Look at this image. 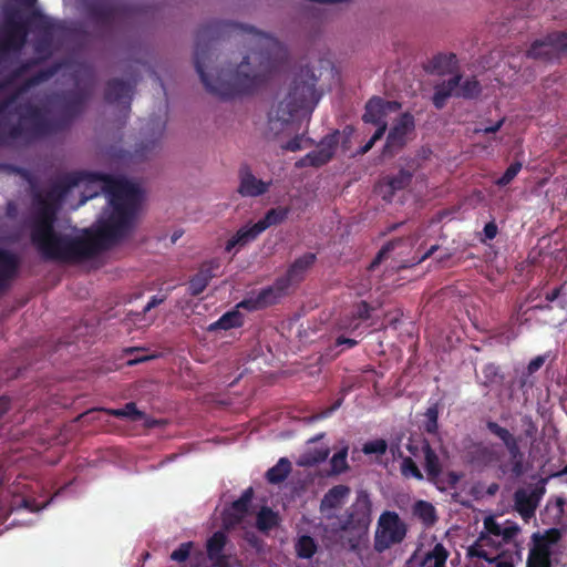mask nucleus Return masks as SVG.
Here are the masks:
<instances>
[{"label": "nucleus", "mask_w": 567, "mask_h": 567, "mask_svg": "<svg viewBox=\"0 0 567 567\" xmlns=\"http://www.w3.org/2000/svg\"><path fill=\"white\" fill-rule=\"evenodd\" d=\"M372 503L365 491L357 494L355 501L347 509L346 517L339 523L342 532L367 530L371 523Z\"/></svg>", "instance_id": "obj_9"}, {"label": "nucleus", "mask_w": 567, "mask_h": 567, "mask_svg": "<svg viewBox=\"0 0 567 567\" xmlns=\"http://www.w3.org/2000/svg\"><path fill=\"white\" fill-rule=\"evenodd\" d=\"M391 247L388 245V246H384L378 254L377 256L373 258V260L370 262L368 269L369 270H373L375 269L380 264L381 261L383 260L384 256L390 251Z\"/></svg>", "instance_id": "obj_60"}, {"label": "nucleus", "mask_w": 567, "mask_h": 567, "mask_svg": "<svg viewBox=\"0 0 567 567\" xmlns=\"http://www.w3.org/2000/svg\"><path fill=\"white\" fill-rule=\"evenodd\" d=\"M483 233H484L485 239L493 240L497 236V233H498V227H497L496 223L494 220L486 223L484 226Z\"/></svg>", "instance_id": "obj_58"}, {"label": "nucleus", "mask_w": 567, "mask_h": 567, "mask_svg": "<svg viewBox=\"0 0 567 567\" xmlns=\"http://www.w3.org/2000/svg\"><path fill=\"white\" fill-rule=\"evenodd\" d=\"M482 372H483L486 385L496 383V382H499L503 380V375L501 373L499 367L494 363H488V364L484 365Z\"/></svg>", "instance_id": "obj_48"}, {"label": "nucleus", "mask_w": 567, "mask_h": 567, "mask_svg": "<svg viewBox=\"0 0 567 567\" xmlns=\"http://www.w3.org/2000/svg\"><path fill=\"white\" fill-rule=\"evenodd\" d=\"M384 133H385V125H382L381 127H378L377 131L374 132V134L371 136V138L363 146H361L359 153L362 154V155L367 154L374 146V144L379 140L382 138Z\"/></svg>", "instance_id": "obj_53"}, {"label": "nucleus", "mask_w": 567, "mask_h": 567, "mask_svg": "<svg viewBox=\"0 0 567 567\" xmlns=\"http://www.w3.org/2000/svg\"><path fill=\"white\" fill-rule=\"evenodd\" d=\"M468 555L471 557L482 558L488 563H494L495 567H514V564L511 558H506L503 555H497L496 557H491L488 553L480 546V544H473L468 548Z\"/></svg>", "instance_id": "obj_38"}, {"label": "nucleus", "mask_w": 567, "mask_h": 567, "mask_svg": "<svg viewBox=\"0 0 567 567\" xmlns=\"http://www.w3.org/2000/svg\"><path fill=\"white\" fill-rule=\"evenodd\" d=\"M289 213H290L289 207L279 206V207L269 209L265 214V216L256 223L258 226V229L261 230V233H262L271 226L280 225L288 218Z\"/></svg>", "instance_id": "obj_29"}, {"label": "nucleus", "mask_w": 567, "mask_h": 567, "mask_svg": "<svg viewBox=\"0 0 567 567\" xmlns=\"http://www.w3.org/2000/svg\"><path fill=\"white\" fill-rule=\"evenodd\" d=\"M408 534V525L396 512L384 511L378 519L373 538V549L382 554L401 544Z\"/></svg>", "instance_id": "obj_8"}, {"label": "nucleus", "mask_w": 567, "mask_h": 567, "mask_svg": "<svg viewBox=\"0 0 567 567\" xmlns=\"http://www.w3.org/2000/svg\"><path fill=\"white\" fill-rule=\"evenodd\" d=\"M38 0H0V66L12 65L21 54L32 29L37 61H47L56 51L55 37L61 22L42 13Z\"/></svg>", "instance_id": "obj_4"}, {"label": "nucleus", "mask_w": 567, "mask_h": 567, "mask_svg": "<svg viewBox=\"0 0 567 567\" xmlns=\"http://www.w3.org/2000/svg\"><path fill=\"white\" fill-rule=\"evenodd\" d=\"M318 72L315 68L305 65L295 73L286 97L275 110L277 121L289 123L301 111L312 113L322 97V91L318 89L321 72Z\"/></svg>", "instance_id": "obj_5"}, {"label": "nucleus", "mask_w": 567, "mask_h": 567, "mask_svg": "<svg viewBox=\"0 0 567 567\" xmlns=\"http://www.w3.org/2000/svg\"><path fill=\"white\" fill-rule=\"evenodd\" d=\"M342 403H343V398H339L332 405H330L322 412L313 415L311 417V420L317 421V420H322V419L329 417L334 411H337L342 405Z\"/></svg>", "instance_id": "obj_55"}, {"label": "nucleus", "mask_w": 567, "mask_h": 567, "mask_svg": "<svg viewBox=\"0 0 567 567\" xmlns=\"http://www.w3.org/2000/svg\"><path fill=\"white\" fill-rule=\"evenodd\" d=\"M390 452L393 455V457H396V456L402 457L403 456V452L401 451L399 444H392L390 446Z\"/></svg>", "instance_id": "obj_64"}, {"label": "nucleus", "mask_w": 567, "mask_h": 567, "mask_svg": "<svg viewBox=\"0 0 567 567\" xmlns=\"http://www.w3.org/2000/svg\"><path fill=\"white\" fill-rule=\"evenodd\" d=\"M133 11L132 6L115 0H89L86 3L90 20L106 31L128 20Z\"/></svg>", "instance_id": "obj_7"}, {"label": "nucleus", "mask_w": 567, "mask_h": 567, "mask_svg": "<svg viewBox=\"0 0 567 567\" xmlns=\"http://www.w3.org/2000/svg\"><path fill=\"white\" fill-rule=\"evenodd\" d=\"M220 268V260L213 258L200 264L197 272L188 280V293L192 297H197L209 285L210 280L217 276V270Z\"/></svg>", "instance_id": "obj_18"}, {"label": "nucleus", "mask_w": 567, "mask_h": 567, "mask_svg": "<svg viewBox=\"0 0 567 567\" xmlns=\"http://www.w3.org/2000/svg\"><path fill=\"white\" fill-rule=\"evenodd\" d=\"M561 289H563V286L553 289L550 292H547L545 296L546 301H548V302L555 301L560 296Z\"/></svg>", "instance_id": "obj_62"}, {"label": "nucleus", "mask_w": 567, "mask_h": 567, "mask_svg": "<svg viewBox=\"0 0 567 567\" xmlns=\"http://www.w3.org/2000/svg\"><path fill=\"white\" fill-rule=\"evenodd\" d=\"M567 55V32H551L542 40H535L526 55L532 59L551 60Z\"/></svg>", "instance_id": "obj_11"}, {"label": "nucleus", "mask_w": 567, "mask_h": 567, "mask_svg": "<svg viewBox=\"0 0 567 567\" xmlns=\"http://www.w3.org/2000/svg\"><path fill=\"white\" fill-rule=\"evenodd\" d=\"M547 355H537L532 359L527 365V374L536 373L545 363Z\"/></svg>", "instance_id": "obj_56"}, {"label": "nucleus", "mask_w": 567, "mask_h": 567, "mask_svg": "<svg viewBox=\"0 0 567 567\" xmlns=\"http://www.w3.org/2000/svg\"><path fill=\"white\" fill-rule=\"evenodd\" d=\"M462 78V74L457 73L447 81H443L434 86L432 102L437 110H442L446 105L449 97L455 96L456 89Z\"/></svg>", "instance_id": "obj_22"}, {"label": "nucleus", "mask_w": 567, "mask_h": 567, "mask_svg": "<svg viewBox=\"0 0 567 567\" xmlns=\"http://www.w3.org/2000/svg\"><path fill=\"white\" fill-rule=\"evenodd\" d=\"M371 310L372 308L367 301H360L354 308L353 317L368 320L371 316Z\"/></svg>", "instance_id": "obj_54"}, {"label": "nucleus", "mask_w": 567, "mask_h": 567, "mask_svg": "<svg viewBox=\"0 0 567 567\" xmlns=\"http://www.w3.org/2000/svg\"><path fill=\"white\" fill-rule=\"evenodd\" d=\"M254 496L252 487H248L241 494V496L231 503L230 508L226 515L231 523H240L247 515L251 499Z\"/></svg>", "instance_id": "obj_24"}, {"label": "nucleus", "mask_w": 567, "mask_h": 567, "mask_svg": "<svg viewBox=\"0 0 567 567\" xmlns=\"http://www.w3.org/2000/svg\"><path fill=\"white\" fill-rule=\"evenodd\" d=\"M358 344V341L351 338H346L343 336L338 337L336 339V347L346 346L348 349H351Z\"/></svg>", "instance_id": "obj_61"}, {"label": "nucleus", "mask_w": 567, "mask_h": 567, "mask_svg": "<svg viewBox=\"0 0 567 567\" xmlns=\"http://www.w3.org/2000/svg\"><path fill=\"white\" fill-rule=\"evenodd\" d=\"M520 425L523 433L515 436L508 429L497 422L491 420L486 422L488 432L503 442L509 455L508 462L499 464L498 471L503 475H509L513 478H519L526 472L525 454L519 444L524 440L529 441L530 445L537 441L538 426L532 415L524 414L520 417Z\"/></svg>", "instance_id": "obj_6"}, {"label": "nucleus", "mask_w": 567, "mask_h": 567, "mask_svg": "<svg viewBox=\"0 0 567 567\" xmlns=\"http://www.w3.org/2000/svg\"><path fill=\"white\" fill-rule=\"evenodd\" d=\"M520 532L519 526L509 519H506L502 527V537L501 540H498L497 545H501L502 543H511Z\"/></svg>", "instance_id": "obj_46"}, {"label": "nucleus", "mask_w": 567, "mask_h": 567, "mask_svg": "<svg viewBox=\"0 0 567 567\" xmlns=\"http://www.w3.org/2000/svg\"><path fill=\"white\" fill-rule=\"evenodd\" d=\"M329 456V449H319L302 456L299 464L302 466H315L324 462Z\"/></svg>", "instance_id": "obj_42"}, {"label": "nucleus", "mask_w": 567, "mask_h": 567, "mask_svg": "<svg viewBox=\"0 0 567 567\" xmlns=\"http://www.w3.org/2000/svg\"><path fill=\"white\" fill-rule=\"evenodd\" d=\"M287 293L288 290L285 287L284 280L277 278L271 286L262 288L258 292L249 293L237 307L248 311L265 309L277 303Z\"/></svg>", "instance_id": "obj_12"}, {"label": "nucleus", "mask_w": 567, "mask_h": 567, "mask_svg": "<svg viewBox=\"0 0 567 567\" xmlns=\"http://www.w3.org/2000/svg\"><path fill=\"white\" fill-rule=\"evenodd\" d=\"M522 169V163L520 162H514L512 163L507 168L506 171L504 172V174L495 181V184L499 187H505L507 186L508 184H511L513 182V179L518 175V173L520 172Z\"/></svg>", "instance_id": "obj_44"}, {"label": "nucleus", "mask_w": 567, "mask_h": 567, "mask_svg": "<svg viewBox=\"0 0 567 567\" xmlns=\"http://www.w3.org/2000/svg\"><path fill=\"white\" fill-rule=\"evenodd\" d=\"M482 92L481 83L475 76L465 79L463 82L460 81V85L456 89L455 97H462L466 100L476 99Z\"/></svg>", "instance_id": "obj_39"}, {"label": "nucleus", "mask_w": 567, "mask_h": 567, "mask_svg": "<svg viewBox=\"0 0 567 567\" xmlns=\"http://www.w3.org/2000/svg\"><path fill=\"white\" fill-rule=\"evenodd\" d=\"M279 525V515L270 507L264 506L257 514L256 527L261 533H268Z\"/></svg>", "instance_id": "obj_35"}, {"label": "nucleus", "mask_w": 567, "mask_h": 567, "mask_svg": "<svg viewBox=\"0 0 567 567\" xmlns=\"http://www.w3.org/2000/svg\"><path fill=\"white\" fill-rule=\"evenodd\" d=\"M238 25L213 20L197 30L194 64L206 91L223 100H231L241 95H250L260 90L270 79L284 56L282 44L274 37L249 28L256 38L258 51L244 56L235 72L225 74L224 70L212 72L213 42L224 33L237 29Z\"/></svg>", "instance_id": "obj_2"}, {"label": "nucleus", "mask_w": 567, "mask_h": 567, "mask_svg": "<svg viewBox=\"0 0 567 567\" xmlns=\"http://www.w3.org/2000/svg\"><path fill=\"white\" fill-rule=\"evenodd\" d=\"M56 72V68L39 70L25 79L17 90L0 103V146H6L14 141L23 140L28 143L63 132L73 121L80 116L90 99V93L84 90L69 92L63 101L59 114L48 117L40 106L25 102L14 107L19 116L17 124H8L2 120L4 112L30 89L49 81Z\"/></svg>", "instance_id": "obj_3"}, {"label": "nucleus", "mask_w": 567, "mask_h": 567, "mask_svg": "<svg viewBox=\"0 0 567 567\" xmlns=\"http://www.w3.org/2000/svg\"><path fill=\"white\" fill-rule=\"evenodd\" d=\"M415 127L414 116L410 112L402 113L389 131L382 154L393 156L406 143V135Z\"/></svg>", "instance_id": "obj_14"}, {"label": "nucleus", "mask_w": 567, "mask_h": 567, "mask_svg": "<svg viewBox=\"0 0 567 567\" xmlns=\"http://www.w3.org/2000/svg\"><path fill=\"white\" fill-rule=\"evenodd\" d=\"M401 472L404 476L414 477L417 481L423 480V474L417 467L416 463L409 456L403 457L402 464H401Z\"/></svg>", "instance_id": "obj_47"}, {"label": "nucleus", "mask_w": 567, "mask_h": 567, "mask_svg": "<svg viewBox=\"0 0 567 567\" xmlns=\"http://www.w3.org/2000/svg\"><path fill=\"white\" fill-rule=\"evenodd\" d=\"M243 326V315L237 310L227 311L218 320L210 323L207 328L208 331L229 330Z\"/></svg>", "instance_id": "obj_31"}, {"label": "nucleus", "mask_w": 567, "mask_h": 567, "mask_svg": "<svg viewBox=\"0 0 567 567\" xmlns=\"http://www.w3.org/2000/svg\"><path fill=\"white\" fill-rule=\"evenodd\" d=\"M550 478L551 475L542 477L536 484L530 486V489L518 488L514 493V507L525 520L534 517Z\"/></svg>", "instance_id": "obj_10"}, {"label": "nucleus", "mask_w": 567, "mask_h": 567, "mask_svg": "<svg viewBox=\"0 0 567 567\" xmlns=\"http://www.w3.org/2000/svg\"><path fill=\"white\" fill-rule=\"evenodd\" d=\"M134 86L123 80L112 79L107 81L104 100L110 104H122L123 109L128 112L133 99Z\"/></svg>", "instance_id": "obj_19"}, {"label": "nucleus", "mask_w": 567, "mask_h": 567, "mask_svg": "<svg viewBox=\"0 0 567 567\" xmlns=\"http://www.w3.org/2000/svg\"><path fill=\"white\" fill-rule=\"evenodd\" d=\"M317 256L313 252H306L305 255L297 258L287 269L286 274L278 277L279 280H284L285 287L289 291L292 285L301 282L307 271L315 265Z\"/></svg>", "instance_id": "obj_20"}, {"label": "nucleus", "mask_w": 567, "mask_h": 567, "mask_svg": "<svg viewBox=\"0 0 567 567\" xmlns=\"http://www.w3.org/2000/svg\"><path fill=\"white\" fill-rule=\"evenodd\" d=\"M401 107L402 104L398 101H386L381 96H372L365 104L362 121L377 125L378 127L385 125L386 130L388 124L385 117L388 113L396 112Z\"/></svg>", "instance_id": "obj_15"}, {"label": "nucleus", "mask_w": 567, "mask_h": 567, "mask_svg": "<svg viewBox=\"0 0 567 567\" xmlns=\"http://www.w3.org/2000/svg\"><path fill=\"white\" fill-rule=\"evenodd\" d=\"M413 515L427 527L433 526L437 520L435 507L426 501H417L413 505Z\"/></svg>", "instance_id": "obj_37"}, {"label": "nucleus", "mask_w": 567, "mask_h": 567, "mask_svg": "<svg viewBox=\"0 0 567 567\" xmlns=\"http://www.w3.org/2000/svg\"><path fill=\"white\" fill-rule=\"evenodd\" d=\"M238 188L237 192L241 197H259L268 193L272 185V179L262 181L257 178L251 168L244 164L238 171Z\"/></svg>", "instance_id": "obj_16"}, {"label": "nucleus", "mask_w": 567, "mask_h": 567, "mask_svg": "<svg viewBox=\"0 0 567 567\" xmlns=\"http://www.w3.org/2000/svg\"><path fill=\"white\" fill-rule=\"evenodd\" d=\"M227 542V536L224 532H215L207 540V555L210 560L216 561L220 567H227L225 557L223 555L224 547Z\"/></svg>", "instance_id": "obj_26"}, {"label": "nucleus", "mask_w": 567, "mask_h": 567, "mask_svg": "<svg viewBox=\"0 0 567 567\" xmlns=\"http://www.w3.org/2000/svg\"><path fill=\"white\" fill-rule=\"evenodd\" d=\"M338 145V132L323 137L318 148L308 153L297 162L298 167L312 166L320 167L327 164L334 155Z\"/></svg>", "instance_id": "obj_17"}, {"label": "nucleus", "mask_w": 567, "mask_h": 567, "mask_svg": "<svg viewBox=\"0 0 567 567\" xmlns=\"http://www.w3.org/2000/svg\"><path fill=\"white\" fill-rule=\"evenodd\" d=\"M449 551L443 544L436 543L434 547L425 554L422 566L423 567H446Z\"/></svg>", "instance_id": "obj_34"}, {"label": "nucleus", "mask_w": 567, "mask_h": 567, "mask_svg": "<svg viewBox=\"0 0 567 567\" xmlns=\"http://www.w3.org/2000/svg\"><path fill=\"white\" fill-rule=\"evenodd\" d=\"M348 447H343L340 451H338L330 460V474L331 475H339L348 471Z\"/></svg>", "instance_id": "obj_41"}, {"label": "nucleus", "mask_w": 567, "mask_h": 567, "mask_svg": "<svg viewBox=\"0 0 567 567\" xmlns=\"http://www.w3.org/2000/svg\"><path fill=\"white\" fill-rule=\"evenodd\" d=\"M457 69V59L454 53H439L429 62V70L440 75L452 73Z\"/></svg>", "instance_id": "obj_27"}, {"label": "nucleus", "mask_w": 567, "mask_h": 567, "mask_svg": "<svg viewBox=\"0 0 567 567\" xmlns=\"http://www.w3.org/2000/svg\"><path fill=\"white\" fill-rule=\"evenodd\" d=\"M526 567H551V559L549 556L529 551Z\"/></svg>", "instance_id": "obj_49"}, {"label": "nucleus", "mask_w": 567, "mask_h": 567, "mask_svg": "<svg viewBox=\"0 0 567 567\" xmlns=\"http://www.w3.org/2000/svg\"><path fill=\"white\" fill-rule=\"evenodd\" d=\"M164 301L163 298H158L157 296H153L150 301L144 306L142 312L135 313L136 317L145 316L151 309L157 307Z\"/></svg>", "instance_id": "obj_59"}, {"label": "nucleus", "mask_w": 567, "mask_h": 567, "mask_svg": "<svg viewBox=\"0 0 567 567\" xmlns=\"http://www.w3.org/2000/svg\"><path fill=\"white\" fill-rule=\"evenodd\" d=\"M12 171L29 184L31 241L45 260H89L134 227L143 193L125 178L73 171L51 179L43 189L30 171Z\"/></svg>", "instance_id": "obj_1"}, {"label": "nucleus", "mask_w": 567, "mask_h": 567, "mask_svg": "<svg viewBox=\"0 0 567 567\" xmlns=\"http://www.w3.org/2000/svg\"><path fill=\"white\" fill-rule=\"evenodd\" d=\"M40 61H37V58L32 61H28L24 63H21L19 66L13 69L11 73L9 74L7 81L4 84L11 83L12 81L21 78L25 72L29 71V69L32 66V64L39 63Z\"/></svg>", "instance_id": "obj_51"}, {"label": "nucleus", "mask_w": 567, "mask_h": 567, "mask_svg": "<svg viewBox=\"0 0 567 567\" xmlns=\"http://www.w3.org/2000/svg\"><path fill=\"white\" fill-rule=\"evenodd\" d=\"M192 547V542L181 544L179 547L173 550V553L171 554V559L177 563L186 561L187 558L189 557Z\"/></svg>", "instance_id": "obj_50"}, {"label": "nucleus", "mask_w": 567, "mask_h": 567, "mask_svg": "<svg viewBox=\"0 0 567 567\" xmlns=\"http://www.w3.org/2000/svg\"><path fill=\"white\" fill-rule=\"evenodd\" d=\"M261 234V230L258 229L257 224L251 226H244L239 228L236 234L229 238L225 246V251L230 252L234 248H243L247 244L257 239V237Z\"/></svg>", "instance_id": "obj_23"}, {"label": "nucleus", "mask_w": 567, "mask_h": 567, "mask_svg": "<svg viewBox=\"0 0 567 567\" xmlns=\"http://www.w3.org/2000/svg\"><path fill=\"white\" fill-rule=\"evenodd\" d=\"M291 468V462L287 457H281L266 472L265 477L270 484H280L289 476Z\"/></svg>", "instance_id": "obj_32"}, {"label": "nucleus", "mask_w": 567, "mask_h": 567, "mask_svg": "<svg viewBox=\"0 0 567 567\" xmlns=\"http://www.w3.org/2000/svg\"><path fill=\"white\" fill-rule=\"evenodd\" d=\"M317 550V545L311 536H301L296 544V553L299 558L309 559Z\"/></svg>", "instance_id": "obj_40"}, {"label": "nucleus", "mask_w": 567, "mask_h": 567, "mask_svg": "<svg viewBox=\"0 0 567 567\" xmlns=\"http://www.w3.org/2000/svg\"><path fill=\"white\" fill-rule=\"evenodd\" d=\"M495 452L482 443L475 444L468 452V461L473 465L487 466L494 461Z\"/></svg>", "instance_id": "obj_36"}, {"label": "nucleus", "mask_w": 567, "mask_h": 567, "mask_svg": "<svg viewBox=\"0 0 567 567\" xmlns=\"http://www.w3.org/2000/svg\"><path fill=\"white\" fill-rule=\"evenodd\" d=\"M558 530L550 529L546 535H540L538 533L533 535L534 546L529 551L551 556L550 546L558 539Z\"/></svg>", "instance_id": "obj_30"}, {"label": "nucleus", "mask_w": 567, "mask_h": 567, "mask_svg": "<svg viewBox=\"0 0 567 567\" xmlns=\"http://www.w3.org/2000/svg\"><path fill=\"white\" fill-rule=\"evenodd\" d=\"M484 530L480 534L478 539L475 544H480L482 548L484 546L494 545L493 537L499 538L502 537V527L503 524H499L493 516H487L484 522Z\"/></svg>", "instance_id": "obj_28"}, {"label": "nucleus", "mask_w": 567, "mask_h": 567, "mask_svg": "<svg viewBox=\"0 0 567 567\" xmlns=\"http://www.w3.org/2000/svg\"><path fill=\"white\" fill-rule=\"evenodd\" d=\"M425 417L424 430L429 434H435L439 430V406L436 403L427 408Z\"/></svg>", "instance_id": "obj_43"}, {"label": "nucleus", "mask_w": 567, "mask_h": 567, "mask_svg": "<svg viewBox=\"0 0 567 567\" xmlns=\"http://www.w3.org/2000/svg\"><path fill=\"white\" fill-rule=\"evenodd\" d=\"M351 489L349 486L339 484L331 487L320 502V513L328 519L334 517V512L342 507L349 497Z\"/></svg>", "instance_id": "obj_21"}, {"label": "nucleus", "mask_w": 567, "mask_h": 567, "mask_svg": "<svg viewBox=\"0 0 567 567\" xmlns=\"http://www.w3.org/2000/svg\"><path fill=\"white\" fill-rule=\"evenodd\" d=\"M505 123V117H502L501 120H498L496 123H494L493 125L491 126H486V127H476L474 130V132L476 134H480V133H483V134H494L496 132H498L502 126L504 125Z\"/></svg>", "instance_id": "obj_57"}, {"label": "nucleus", "mask_w": 567, "mask_h": 567, "mask_svg": "<svg viewBox=\"0 0 567 567\" xmlns=\"http://www.w3.org/2000/svg\"><path fill=\"white\" fill-rule=\"evenodd\" d=\"M460 481V475L455 472L449 473V483L451 487H454Z\"/></svg>", "instance_id": "obj_63"}, {"label": "nucleus", "mask_w": 567, "mask_h": 567, "mask_svg": "<svg viewBox=\"0 0 567 567\" xmlns=\"http://www.w3.org/2000/svg\"><path fill=\"white\" fill-rule=\"evenodd\" d=\"M100 411L105 412L111 416L127 419L133 422L144 420L146 416L143 411L137 409L134 402H128L121 409H101Z\"/></svg>", "instance_id": "obj_33"}, {"label": "nucleus", "mask_w": 567, "mask_h": 567, "mask_svg": "<svg viewBox=\"0 0 567 567\" xmlns=\"http://www.w3.org/2000/svg\"><path fill=\"white\" fill-rule=\"evenodd\" d=\"M388 451V443L383 439H377L363 444L362 452L365 455H383Z\"/></svg>", "instance_id": "obj_45"}, {"label": "nucleus", "mask_w": 567, "mask_h": 567, "mask_svg": "<svg viewBox=\"0 0 567 567\" xmlns=\"http://www.w3.org/2000/svg\"><path fill=\"white\" fill-rule=\"evenodd\" d=\"M422 451L424 455V470L426 472L427 480L430 482L436 483L440 475L442 474V463L440 457L427 441L423 443Z\"/></svg>", "instance_id": "obj_25"}, {"label": "nucleus", "mask_w": 567, "mask_h": 567, "mask_svg": "<svg viewBox=\"0 0 567 567\" xmlns=\"http://www.w3.org/2000/svg\"><path fill=\"white\" fill-rule=\"evenodd\" d=\"M417 168L419 163L413 159L406 168H401L395 174L384 176L378 185L383 199L391 202L396 192L406 189L411 185Z\"/></svg>", "instance_id": "obj_13"}, {"label": "nucleus", "mask_w": 567, "mask_h": 567, "mask_svg": "<svg viewBox=\"0 0 567 567\" xmlns=\"http://www.w3.org/2000/svg\"><path fill=\"white\" fill-rule=\"evenodd\" d=\"M303 142L311 144L310 138H305L303 135H296L293 138L285 143L281 148L288 152H297L303 148Z\"/></svg>", "instance_id": "obj_52"}]
</instances>
